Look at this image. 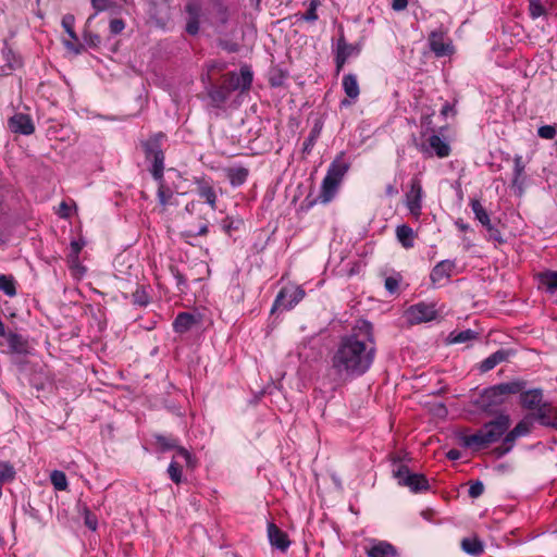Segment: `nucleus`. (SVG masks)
<instances>
[{
    "label": "nucleus",
    "mask_w": 557,
    "mask_h": 557,
    "mask_svg": "<svg viewBox=\"0 0 557 557\" xmlns=\"http://www.w3.org/2000/svg\"><path fill=\"white\" fill-rule=\"evenodd\" d=\"M374 356L373 326L366 320H359L350 333L341 337L331 357V367L341 379H354L371 368Z\"/></svg>",
    "instance_id": "obj_1"
},
{
    "label": "nucleus",
    "mask_w": 557,
    "mask_h": 557,
    "mask_svg": "<svg viewBox=\"0 0 557 557\" xmlns=\"http://www.w3.org/2000/svg\"><path fill=\"white\" fill-rule=\"evenodd\" d=\"M510 426L508 414H499L495 420L485 423L476 433L465 435L462 445L469 448L480 449L497 442Z\"/></svg>",
    "instance_id": "obj_2"
},
{
    "label": "nucleus",
    "mask_w": 557,
    "mask_h": 557,
    "mask_svg": "<svg viewBox=\"0 0 557 557\" xmlns=\"http://www.w3.org/2000/svg\"><path fill=\"white\" fill-rule=\"evenodd\" d=\"M349 166V163L344 159V152L337 156L330 164L321 186L320 199L323 203H327L333 199Z\"/></svg>",
    "instance_id": "obj_3"
},
{
    "label": "nucleus",
    "mask_w": 557,
    "mask_h": 557,
    "mask_svg": "<svg viewBox=\"0 0 557 557\" xmlns=\"http://www.w3.org/2000/svg\"><path fill=\"white\" fill-rule=\"evenodd\" d=\"M523 387L524 383L518 381L494 385L481 393L476 405L485 411L491 410L493 407L502 405L507 395L520 393Z\"/></svg>",
    "instance_id": "obj_4"
},
{
    "label": "nucleus",
    "mask_w": 557,
    "mask_h": 557,
    "mask_svg": "<svg viewBox=\"0 0 557 557\" xmlns=\"http://www.w3.org/2000/svg\"><path fill=\"white\" fill-rule=\"evenodd\" d=\"M305 297V290L299 286H285L277 294L273 304L274 310H289Z\"/></svg>",
    "instance_id": "obj_5"
},
{
    "label": "nucleus",
    "mask_w": 557,
    "mask_h": 557,
    "mask_svg": "<svg viewBox=\"0 0 557 557\" xmlns=\"http://www.w3.org/2000/svg\"><path fill=\"white\" fill-rule=\"evenodd\" d=\"M406 207L409 210L411 216L418 220L421 215L423 189L421 181L418 177H413L410 182V188L406 193L405 197Z\"/></svg>",
    "instance_id": "obj_6"
},
{
    "label": "nucleus",
    "mask_w": 557,
    "mask_h": 557,
    "mask_svg": "<svg viewBox=\"0 0 557 557\" xmlns=\"http://www.w3.org/2000/svg\"><path fill=\"white\" fill-rule=\"evenodd\" d=\"M252 83V73L247 66L240 69V73L231 72L224 75L223 85L232 92L234 90L246 91L250 88Z\"/></svg>",
    "instance_id": "obj_7"
},
{
    "label": "nucleus",
    "mask_w": 557,
    "mask_h": 557,
    "mask_svg": "<svg viewBox=\"0 0 557 557\" xmlns=\"http://www.w3.org/2000/svg\"><path fill=\"white\" fill-rule=\"evenodd\" d=\"M146 158L152 162L151 174L158 182L163 181L164 154L156 140L144 145Z\"/></svg>",
    "instance_id": "obj_8"
},
{
    "label": "nucleus",
    "mask_w": 557,
    "mask_h": 557,
    "mask_svg": "<svg viewBox=\"0 0 557 557\" xmlns=\"http://www.w3.org/2000/svg\"><path fill=\"white\" fill-rule=\"evenodd\" d=\"M186 14L185 30L195 36L199 33L201 17L203 16L202 5L199 0H188L184 8Z\"/></svg>",
    "instance_id": "obj_9"
},
{
    "label": "nucleus",
    "mask_w": 557,
    "mask_h": 557,
    "mask_svg": "<svg viewBox=\"0 0 557 557\" xmlns=\"http://www.w3.org/2000/svg\"><path fill=\"white\" fill-rule=\"evenodd\" d=\"M406 319L411 324H419L432 321L436 318V310L433 305L419 302L406 310Z\"/></svg>",
    "instance_id": "obj_10"
},
{
    "label": "nucleus",
    "mask_w": 557,
    "mask_h": 557,
    "mask_svg": "<svg viewBox=\"0 0 557 557\" xmlns=\"http://www.w3.org/2000/svg\"><path fill=\"white\" fill-rule=\"evenodd\" d=\"M368 557H397V548L387 541L370 539L364 547Z\"/></svg>",
    "instance_id": "obj_11"
},
{
    "label": "nucleus",
    "mask_w": 557,
    "mask_h": 557,
    "mask_svg": "<svg viewBox=\"0 0 557 557\" xmlns=\"http://www.w3.org/2000/svg\"><path fill=\"white\" fill-rule=\"evenodd\" d=\"M156 443L162 451L176 449L174 458H183L187 467H194V459L190 453L182 446H178L177 440L164 435H156Z\"/></svg>",
    "instance_id": "obj_12"
},
{
    "label": "nucleus",
    "mask_w": 557,
    "mask_h": 557,
    "mask_svg": "<svg viewBox=\"0 0 557 557\" xmlns=\"http://www.w3.org/2000/svg\"><path fill=\"white\" fill-rule=\"evenodd\" d=\"M194 184L196 185L198 196L214 210L216 208L218 196L213 188L212 181L205 176H199L194 177Z\"/></svg>",
    "instance_id": "obj_13"
},
{
    "label": "nucleus",
    "mask_w": 557,
    "mask_h": 557,
    "mask_svg": "<svg viewBox=\"0 0 557 557\" xmlns=\"http://www.w3.org/2000/svg\"><path fill=\"white\" fill-rule=\"evenodd\" d=\"M421 151L429 156L435 153L438 158H446L450 153V147L444 138L432 135L428 139V146H422Z\"/></svg>",
    "instance_id": "obj_14"
},
{
    "label": "nucleus",
    "mask_w": 557,
    "mask_h": 557,
    "mask_svg": "<svg viewBox=\"0 0 557 557\" xmlns=\"http://www.w3.org/2000/svg\"><path fill=\"white\" fill-rule=\"evenodd\" d=\"M9 127L12 132L22 135H30L35 131L30 117L22 113L15 114L9 120Z\"/></svg>",
    "instance_id": "obj_15"
},
{
    "label": "nucleus",
    "mask_w": 557,
    "mask_h": 557,
    "mask_svg": "<svg viewBox=\"0 0 557 557\" xmlns=\"http://www.w3.org/2000/svg\"><path fill=\"white\" fill-rule=\"evenodd\" d=\"M268 537L271 545L282 552L287 550L290 545L287 534L274 523L268 524Z\"/></svg>",
    "instance_id": "obj_16"
},
{
    "label": "nucleus",
    "mask_w": 557,
    "mask_h": 557,
    "mask_svg": "<svg viewBox=\"0 0 557 557\" xmlns=\"http://www.w3.org/2000/svg\"><path fill=\"white\" fill-rule=\"evenodd\" d=\"M455 268V262L450 260H443L438 262L431 272V281L433 284H442L450 277Z\"/></svg>",
    "instance_id": "obj_17"
},
{
    "label": "nucleus",
    "mask_w": 557,
    "mask_h": 557,
    "mask_svg": "<svg viewBox=\"0 0 557 557\" xmlns=\"http://www.w3.org/2000/svg\"><path fill=\"white\" fill-rule=\"evenodd\" d=\"M429 45L430 49L437 57L447 55L453 50L451 46L445 42L444 34L442 32H432L429 36Z\"/></svg>",
    "instance_id": "obj_18"
},
{
    "label": "nucleus",
    "mask_w": 557,
    "mask_h": 557,
    "mask_svg": "<svg viewBox=\"0 0 557 557\" xmlns=\"http://www.w3.org/2000/svg\"><path fill=\"white\" fill-rule=\"evenodd\" d=\"M525 177V162L523 157L516 154L513 157L512 187L518 188L519 191L522 193Z\"/></svg>",
    "instance_id": "obj_19"
},
{
    "label": "nucleus",
    "mask_w": 557,
    "mask_h": 557,
    "mask_svg": "<svg viewBox=\"0 0 557 557\" xmlns=\"http://www.w3.org/2000/svg\"><path fill=\"white\" fill-rule=\"evenodd\" d=\"M543 393L539 388L530 389L520 394L521 405L527 409H537L542 406Z\"/></svg>",
    "instance_id": "obj_20"
},
{
    "label": "nucleus",
    "mask_w": 557,
    "mask_h": 557,
    "mask_svg": "<svg viewBox=\"0 0 557 557\" xmlns=\"http://www.w3.org/2000/svg\"><path fill=\"white\" fill-rule=\"evenodd\" d=\"M4 337L7 338L8 346L11 352L24 355L28 350L27 341H25L20 334L16 333H5Z\"/></svg>",
    "instance_id": "obj_21"
},
{
    "label": "nucleus",
    "mask_w": 557,
    "mask_h": 557,
    "mask_svg": "<svg viewBox=\"0 0 557 557\" xmlns=\"http://www.w3.org/2000/svg\"><path fill=\"white\" fill-rule=\"evenodd\" d=\"M197 322L198 320L194 314L188 312H181L175 318L173 327L177 333H185L189 331Z\"/></svg>",
    "instance_id": "obj_22"
},
{
    "label": "nucleus",
    "mask_w": 557,
    "mask_h": 557,
    "mask_svg": "<svg viewBox=\"0 0 557 557\" xmlns=\"http://www.w3.org/2000/svg\"><path fill=\"white\" fill-rule=\"evenodd\" d=\"M225 173L231 185L236 187L243 185L246 182L249 171L244 166H233L226 169Z\"/></svg>",
    "instance_id": "obj_23"
},
{
    "label": "nucleus",
    "mask_w": 557,
    "mask_h": 557,
    "mask_svg": "<svg viewBox=\"0 0 557 557\" xmlns=\"http://www.w3.org/2000/svg\"><path fill=\"white\" fill-rule=\"evenodd\" d=\"M403 485L409 487L410 491L414 493L428 491L430 487L426 478L419 473L407 476V481H405Z\"/></svg>",
    "instance_id": "obj_24"
},
{
    "label": "nucleus",
    "mask_w": 557,
    "mask_h": 557,
    "mask_svg": "<svg viewBox=\"0 0 557 557\" xmlns=\"http://www.w3.org/2000/svg\"><path fill=\"white\" fill-rule=\"evenodd\" d=\"M230 91L222 84L221 86H210L208 88V96L215 107L222 106L230 97Z\"/></svg>",
    "instance_id": "obj_25"
},
{
    "label": "nucleus",
    "mask_w": 557,
    "mask_h": 557,
    "mask_svg": "<svg viewBox=\"0 0 557 557\" xmlns=\"http://www.w3.org/2000/svg\"><path fill=\"white\" fill-rule=\"evenodd\" d=\"M396 236L404 248L408 249L413 247V240L416 235L413 230L409 225L403 224L397 226Z\"/></svg>",
    "instance_id": "obj_26"
},
{
    "label": "nucleus",
    "mask_w": 557,
    "mask_h": 557,
    "mask_svg": "<svg viewBox=\"0 0 557 557\" xmlns=\"http://www.w3.org/2000/svg\"><path fill=\"white\" fill-rule=\"evenodd\" d=\"M343 88H344L345 94L351 100H356L360 94L357 76L354 74H346L343 77Z\"/></svg>",
    "instance_id": "obj_27"
},
{
    "label": "nucleus",
    "mask_w": 557,
    "mask_h": 557,
    "mask_svg": "<svg viewBox=\"0 0 557 557\" xmlns=\"http://www.w3.org/2000/svg\"><path fill=\"white\" fill-rule=\"evenodd\" d=\"M508 352L505 350H497L481 362L480 369L482 372H487L494 369L497 364L507 359Z\"/></svg>",
    "instance_id": "obj_28"
},
{
    "label": "nucleus",
    "mask_w": 557,
    "mask_h": 557,
    "mask_svg": "<svg viewBox=\"0 0 557 557\" xmlns=\"http://www.w3.org/2000/svg\"><path fill=\"white\" fill-rule=\"evenodd\" d=\"M462 549L472 556H479L483 553V544L478 537H466L461 541Z\"/></svg>",
    "instance_id": "obj_29"
},
{
    "label": "nucleus",
    "mask_w": 557,
    "mask_h": 557,
    "mask_svg": "<svg viewBox=\"0 0 557 557\" xmlns=\"http://www.w3.org/2000/svg\"><path fill=\"white\" fill-rule=\"evenodd\" d=\"M540 284L550 294L557 289V271H546L539 274Z\"/></svg>",
    "instance_id": "obj_30"
},
{
    "label": "nucleus",
    "mask_w": 557,
    "mask_h": 557,
    "mask_svg": "<svg viewBox=\"0 0 557 557\" xmlns=\"http://www.w3.org/2000/svg\"><path fill=\"white\" fill-rule=\"evenodd\" d=\"M471 209L474 213L475 219L482 224V226L488 225L491 222L490 214L485 210V208L482 206L480 200L472 199L470 201Z\"/></svg>",
    "instance_id": "obj_31"
},
{
    "label": "nucleus",
    "mask_w": 557,
    "mask_h": 557,
    "mask_svg": "<svg viewBox=\"0 0 557 557\" xmlns=\"http://www.w3.org/2000/svg\"><path fill=\"white\" fill-rule=\"evenodd\" d=\"M15 280L12 275L0 274V290L7 296L14 297L16 295Z\"/></svg>",
    "instance_id": "obj_32"
},
{
    "label": "nucleus",
    "mask_w": 557,
    "mask_h": 557,
    "mask_svg": "<svg viewBox=\"0 0 557 557\" xmlns=\"http://www.w3.org/2000/svg\"><path fill=\"white\" fill-rule=\"evenodd\" d=\"M173 195H174L173 191L164 185L163 181L159 182L158 199L162 207L173 205V202H172Z\"/></svg>",
    "instance_id": "obj_33"
},
{
    "label": "nucleus",
    "mask_w": 557,
    "mask_h": 557,
    "mask_svg": "<svg viewBox=\"0 0 557 557\" xmlns=\"http://www.w3.org/2000/svg\"><path fill=\"white\" fill-rule=\"evenodd\" d=\"M50 480L57 491H65L67 488V479L64 472L59 470L52 471Z\"/></svg>",
    "instance_id": "obj_34"
},
{
    "label": "nucleus",
    "mask_w": 557,
    "mask_h": 557,
    "mask_svg": "<svg viewBox=\"0 0 557 557\" xmlns=\"http://www.w3.org/2000/svg\"><path fill=\"white\" fill-rule=\"evenodd\" d=\"M168 473H169L171 480L174 483H176V484L181 483V481H182V466L178 465V462L175 459L172 460V462L169 465Z\"/></svg>",
    "instance_id": "obj_35"
},
{
    "label": "nucleus",
    "mask_w": 557,
    "mask_h": 557,
    "mask_svg": "<svg viewBox=\"0 0 557 557\" xmlns=\"http://www.w3.org/2000/svg\"><path fill=\"white\" fill-rule=\"evenodd\" d=\"M532 419L530 418H524L523 420H521L513 429L512 431L515 432V434H517L519 437L520 436H524L527 434L530 433L531 431V428H532Z\"/></svg>",
    "instance_id": "obj_36"
},
{
    "label": "nucleus",
    "mask_w": 557,
    "mask_h": 557,
    "mask_svg": "<svg viewBox=\"0 0 557 557\" xmlns=\"http://www.w3.org/2000/svg\"><path fill=\"white\" fill-rule=\"evenodd\" d=\"M74 22H75V18L73 15L71 14H67L65 16H63L62 18V26L63 28L65 29V32L69 34V36L74 40V41H77L78 38L74 32Z\"/></svg>",
    "instance_id": "obj_37"
},
{
    "label": "nucleus",
    "mask_w": 557,
    "mask_h": 557,
    "mask_svg": "<svg viewBox=\"0 0 557 557\" xmlns=\"http://www.w3.org/2000/svg\"><path fill=\"white\" fill-rule=\"evenodd\" d=\"M529 11L532 18H537L545 14V8L542 5L541 0H528Z\"/></svg>",
    "instance_id": "obj_38"
},
{
    "label": "nucleus",
    "mask_w": 557,
    "mask_h": 557,
    "mask_svg": "<svg viewBox=\"0 0 557 557\" xmlns=\"http://www.w3.org/2000/svg\"><path fill=\"white\" fill-rule=\"evenodd\" d=\"M393 474L398 480V483L403 485L405 481H407V476H411L413 473L410 472L407 466L398 465L397 468L393 470Z\"/></svg>",
    "instance_id": "obj_39"
},
{
    "label": "nucleus",
    "mask_w": 557,
    "mask_h": 557,
    "mask_svg": "<svg viewBox=\"0 0 557 557\" xmlns=\"http://www.w3.org/2000/svg\"><path fill=\"white\" fill-rule=\"evenodd\" d=\"M83 515L85 525L91 531H96L98 527L97 517L86 506L83 508Z\"/></svg>",
    "instance_id": "obj_40"
},
{
    "label": "nucleus",
    "mask_w": 557,
    "mask_h": 557,
    "mask_svg": "<svg viewBox=\"0 0 557 557\" xmlns=\"http://www.w3.org/2000/svg\"><path fill=\"white\" fill-rule=\"evenodd\" d=\"M320 2L319 0H312L309 4L308 10L306 13L301 15V18L307 22H314L318 20L317 9L319 7Z\"/></svg>",
    "instance_id": "obj_41"
},
{
    "label": "nucleus",
    "mask_w": 557,
    "mask_h": 557,
    "mask_svg": "<svg viewBox=\"0 0 557 557\" xmlns=\"http://www.w3.org/2000/svg\"><path fill=\"white\" fill-rule=\"evenodd\" d=\"M133 302L141 307L149 304V296L144 288H137L133 293Z\"/></svg>",
    "instance_id": "obj_42"
},
{
    "label": "nucleus",
    "mask_w": 557,
    "mask_h": 557,
    "mask_svg": "<svg viewBox=\"0 0 557 557\" xmlns=\"http://www.w3.org/2000/svg\"><path fill=\"white\" fill-rule=\"evenodd\" d=\"M14 469L8 463H0V481L5 483L14 478Z\"/></svg>",
    "instance_id": "obj_43"
},
{
    "label": "nucleus",
    "mask_w": 557,
    "mask_h": 557,
    "mask_svg": "<svg viewBox=\"0 0 557 557\" xmlns=\"http://www.w3.org/2000/svg\"><path fill=\"white\" fill-rule=\"evenodd\" d=\"M476 333L472 330H465L459 332L457 335L451 337V343H466L468 341H471L475 337Z\"/></svg>",
    "instance_id": "obj_44"
},
{
    "label": "nucleus",
    "mask_w": 557,
    "mask_h": 557,
    "mask_svg": "<svg viewBox=\"0 0 557 557\" xmlns=\"http://www.w3.org/2000/svg\"><path fill=\"white\" fill-rule=\"evenodd\" d=\"M537 135L544 139H553L556 136V128L553 125H543L539 127Z\"/></svg>",
    "instance_id": "obj_45"
},
{
    "label": "nucleus",
    "mask_w": 557,
    "mask_h": 557,
    "mask_svg": "<svg viewBox=\"0 0 557 557\" xmlns=\"http://www.w3.org/2000/svg\"><path fill=\"white\" fill-rule=\"evenodd\" d=\"M487 232V238L490 240L496 242V243H503V237L500 235V232L492 224L484 226Z\"/></svg>",
    "instance_id": "obj_46"
},
{
    "label": "nucleus",
    "mask_w": 557,
    "mask_h": 557,
    "mask_svg": "<svg viewBox=\"0 0 557 557\" xmlns=\"http://www.w3.org/2000/svg\"><path fill=\"white\" fill-rule=\"evenodd\" d=\"M548 411H549V407L547 405H542L537 408L536 417L542 424H545V425L550 424L549 418L547 416Z\"/></svg>",
    "instance_id": "obj_47"
},
{
    "label": "nucleus",
    "mask_w": 557,
    "mask_h": 557,
    "mask_svg": "<svg viewBox=\"0 0 557 557\" xmlns=\"http://www.w3.org/2000/svg\"><path fill=\"white\" fill-rule=\"evenodd\" d=\"M352 46L346 44L344 38H341L337 42V54L345 53V58L348 59L352 53Z\"/></svg>",
    "instance_id": "obj_48"
},
{
    "label": "nucleus",
    "mask_w": 557,
    "mask_h": 557,
    "mask_svg": "<svg viewBox=\"0 0 557 557\" xmlns=\"http://www.w3.org/2000/svg\"><path fill=\"white\" fill-rule=\"evenodd\" d=\"M518 437H519V436H518L517 434H515V432H513L512 430H511L510 432H508V433L505 435L504 443H503V444H504V446H506V447L503 449V451H502V453H503V454L508 453V451L511 449V447H512V445H513L515 441H516Z\"/></svg>",
    "instance_id": "obj_49"
},
{
    "label": "nucleus",
    "mask_w": 557,
    "mask_h": 557,
    "mask_svg": "<svg viewBox=\"0 0 557 557\" xmlns=\"http://www.w3.org/2000/svg\"><path fill=\"white\" fill-rule=\"evenodd\" d=\"M484 492V485L482 482L476 481L469 487V496L472 498H478L481 496Z\"/></svg>",
    "instance_id": "obj_50"
},
{
    "label": "nucleus",
    "mask_w": 557,
    "mask_h": 557,
    "mask_svg": "<svg viewBox=\"0 0 557 557\" xmlns=\"http://www.w3.org/2000/svg\"><path fill=\"white\" fill-rule=\"evenodd\" d=\"M124 22L120 18H114L110 22V32L114 35L121 33L124 29Z\"/></svg>",
    "instance_id": "obj_51"
},
{
    "label": "nucleus",
    "mask_w": 557,
    "mask_h": 557,
    "mask_svg": "<svg viewBox=\"0 0 557 557\" xmlns=\"http://www.w3.org/2000/svg\"><path fill=\"white\" fill-rule=\"evenodd\" d=\"M399 281L396 277L389 276L385 280V288L389 293H395L398 289Z\"/></svg>",
    "instance_id": "obj_52"
},
{
    "label": "nucleus",
    "mask_w": 557,
    "mask_h": 557,
    "mask_svg": "<svg viewBox=\"0 0 557 557\" xmlns=\"http://www.w3.org/2000/svg\"><path fill=\"white\" fill-rule=\"evenodd\" d=\"M216 12L221 24H225L228 20L227 9L222 4H218Z\"/></svg>",
    "instance_id": "obj_53"
},
{
    "label": "nucleus",
    "mask_w": 557,
    "mask_h": 557,
    "mask_svg": "<svg viewBox=\"0 0 557 557\" xmlns=\"http://www.w3.org/2000/svg\"><path fill=\"white\" fill-rule=\"evenodd\" d=\"M226 69V63L225 62H211L210 64H208V73L212 72V71H224ZM207 78L210 79V76L209 74H207Z\"/></svg>",
    "instance_id": "obj_54"
},
{
    "label": "nucleus",
    "mask_w": 557,
    "mask_h": 557,
    "mask_svg": "<svg viewBox=\"0 0 557 557\" xmlns=\"http://www.w3.org/2000/svg\"><path fill=\"white\" fill-rule=\"evenodd\" d=\"M92 8L99 12L108 8V0H91Z\"/></svg>",
    "instance_id": "obj_55"
},
{
    "label": "nucleus",
    "mask_w": 557,
    "mask_h": 557,
    "mask_svg": "<svg viewBox=\"0 0 557 557\" xmlns=\"http://www.w3.org/2000/svg\"><path fill=\"white\" fill-rule=\"evenodd\" d=\"M408 5V0H393V9L395 11H401L404 9H406Z\"/></svg>",
    "instance_id": "obj_56"
},
{
    "label": "nucleus",
    "mask_w": 557,
    "mask_h": 557,
    "mask_svg": "<svg viewBox=\"0 0 557 557\" xmlns=\"http://www.w3.org/2000/svg\"><path fill=\"white\" fill-rule=\"evenodd\" d=\"M318 131L313 129L310 134V136L308 137V139L306 140L305 143V150H308L310 146L313 145V141L314 139L317 138L318 136Z\"/></svg>",
    "instance_id": "obj_57"
},
{
    "label": "nucleus",
    "mask_w": 557,
    "mask_h": 557,
    "mask_svg": "<svg viewBox=\"0 0 557 557\" xmlns=\"http://www.w3.org/2000/svg\"><path fill=\"white\" fill-rule=\"evenodd\" d=\"M85 39L92 46H97L100 42V37L98 35L86 34Z\"/></svg>",
    "instance_id": "obj_58"
},
{
    "label": "nucleus",
    "mask_w": 557,
    "mask_h": 557,
    "mask_svg": "<svg viewBox=\"0 0 557 557\" xmlns=\"http://www.w3.org/2000/svg\"><path fill=\"white\" fill-rule=\"evenodd\" d=\"M208 233V225L207 224H203L200 226L199 231L195 232V233H191V232H187V235L188 236H203Z\"/></svg>",
    "instance_id": "obj_59"
},
{
    "label": "nucleus",
    "mask_w": 557,
    "mask_h": 557,
    "mask_svg": "<svg viewBox=\"0 0 557 557\" xmlns=\"http://www.w3.org/2000/svg\"><path fill=\"white\" fill-rule=\"evenodd\" d=\"M446 457L449 460H457L461 457V453L458 449H450L447 451Z\"/></svg>",
    "instance_id": "obj_60"
},
{
    "label": "nucleus",
    "mask_w": 557,
    "mask_h": 557,
    "mask_svg": "<svg viewBox=\"0 0 557 557\" xmlns=\"http://www.w3.org/2000/svg\"><path fill=\"white\" fill-rule=\"evenodd\" d=\"M347 61V59L345 58V53H342V54H337L336 53V66H337V71H341L343 65L345 64V62Z\"/></svg>",
    "instance_id": "obj_61"
},
{
    "label": "nucleus",
    "mask_w": 557,
    "mask_h": 557,
    "mask_svg": "<svg viewBox=\"0 0 557 557\" xmlns=\"http://www.w3.org/2000/svg\"><path fill=\"white\" fill-rule=\"evenodd\" d=\"M385 194L388 197H394V196H396L398 194V190H397V188L394 185L389 184L385 188Z\"/></svg>",
    "instance_id": "obj_62"
},
{
    "label": "nucleus",
    "mask_w": 557,
    "mask_h": 557,
    "mask_svg": "<svg viewBox=\"0 0 557 557\" xmlns=\"http://www.w3.org/2000/svg\"><path fill=\"white\" fill-rule=\"evenodd\" d=\"M82 248H83V245H81L79 243H77V242H72L71 243V249H72V252H73V255L75 257H77V255L79 253Z\"/></svg>",
    "instance_id": "obj_63"
},
{
    "label": "nucleus",
    "mask_w": 557,
    "mask_h": 557,
    "mask_svg": "<svg viewBox=\"0 0 557 557\" xmlns=\"http://www.w3.org/2000/svg\"><path fill=\"white\" fill-rule=\"evenodd\" d=\"M59 214L62 218H67L69 216V206L65 202H61Z\"/></svg>",
    "instance_id": "obj_64"
}]
</instances>
